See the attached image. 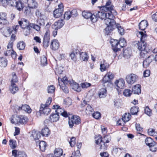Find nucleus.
Masks as SVG:
<instances>
[{
    "instance_id": "nucleus-36",
    "label": "nucleus",
    "mask_w": 157,
    "mask_h": 157,
    "mask_svg": "<svg viewBox=\"0 0 157 157\" xmlns=\"http://www.w3.org/2000/svg\"><path fill=\"white\" fill-rule=\"evenodd\" d=\"M148 147L150 151L152 152H155L157 150V143L154 142Z\"/></svg>"
},
{
    "instance_id": "nucleus-7",
    "label": "nucleus",
    "mask_w": 157,
    "mask_h": 157,
    "mask_svg": "<svg viewBox=\"0 0 157 157\" xmlns=\"http://www.w3.org/2000/svg\"><path fill=\"white\" fill-rule=\"evenodd\" d=\"M18 24L19 25L22 29H24V31H26L27 33L26 35L29 34L30 32L29 30V26L28 21L25 18L21 19V20L18 21Z\"/></svg>"
},
{
    "instance_id": "nucleus-54",
    "label": "nucleus",
    "mask_w": 157,
    "mask_h": 157,
    "mask_svg": "<svg viewBox=\"0 0 157 157\" xmlns=\"http://www.w3.org/2000/svg\"><path fill=\"white\" fill-rule=\"evenodd\" d=\"M148 134L151 136H155L157 134V133L155 132V130L152 128H149L148 130Z\"/></svg>"
},
{
    "instance_id": "nucleus-28",
    "label": "nucleus",
    "mask_w": 157,
    "mask_h": 157,
    "mask_svg": "<svg viewBox=\"0 0 157 157\" xmlns=\"http://www.w3.org/2000/svg\"><path fill=\"white\" fill-rule=\"evenodd\" d=\"M27 3L28 6L31 8H35L37 6V3L35 0H28Z\"/></svg>"
},
{
    "instance_id": "nucleus-3",
    "label": "nucleus",
    "mask_w": 157,
    "mask_h": 157,
    "mask_svg": "<svg viewBox=\"0 0 157 157\" xmlns=\"http://www.w3.org/2000/svg\"><path fill=\"white\" fill-rule=\"evenodd\" d=\"M10 120L12 124L20 125L25 124L28 121V118L24 115L17 116L14 119L12 117L10 118Z\"/></svg>"
},
{
    "instance_id": "nucleus-41",
    "label": "nucleus",
    "mask_w": 157,
    "mask_h": 157,
    "mask_svg": "<svg viewBox=\"0 0 157 157\" xmlns=\"http://www.w3.org/2000/svg\"><path fill=\"white\" fill-rule=\"evenodd\" d=\"M24 2V1H20L19 2H17V3L15 4V6L16 8L17 9V10L19 11H21L23 8V5L22 3V2Z\"/></svg>"
},
{
    "instance_id": "nucleus-34",
    "label": "nucleus",
    "mask_w": 157,
    "mask_h": 157,
    "mask_svg": "<svg viewBox=\"0 0 157 157\" xmlns=\"http://www.w3.org/2000/svg\"><path fill=\"white\" fill-rule=\"evenodd\" d=\"M107 90L106 88H102L99 90L98 94L100 98H103L106 96Z\"/></svg>"
},
{
    "instance_id": "nucleus-20",
    "label": "nucleus",
    "mask_w": 157,
    "mask_h": 157,
    "mask_svg": "<svg viewBox=\"0 0 157 157\" xmlns=\"http://www.w3.org/2000/svg\"><path fill=\"white\" fill-rule=\"evenodd\" d=\"M14 28H11L10 27H7L4 29L3 35L6 37H8L10 36V33L13 32Z\"/></svg>"
},
{
    "instance_id": "nucleus-18",
    "label": "nucleus",
    "mask_w": 157,
    "mask_h": 157,
    "mask_svg": "<svg viewBox=\"0 0 157 157\" xmlns=\"http://www.w3.org/2000/svg\"><path fill=\"white\" fill-rule=\"evenodd\" d=\"M59 46V43L57 40H52L50 44L51 48L53 50H56L58 49Z\"/></svg>"
},
{
    "instance_id": "nucleus-46",
    "label": "nucleus",
    "mask_w": 157,
    "mask_h": 157,
    "mask_svg": "<svg viewBox=\"0 0 157 157\" xmlns=\"http://www.w3.org/2000/svg\"><path fill=\"white\" fill-rule=\"evenodd\" d=\"M138 110L139 108L138 107L136 106L132 107L130 109V113L132 115L136 114L138 112Z\"/></svg>"
},
{
    "instance_id": "nucleus-55",
    "label": "nucleus",
    "mask_w": 157,
    "mask_h": 157,
    "mask_svg": "<svg viewBox=\"0 0 157 157\" xmlns=\"http://www.w3.org/2000/svg\"><path fill=\"white\" fill-rule=\"evenodd\" d=\"M72 17L70 11H67L65 12L64 14V18L65 19L68 20Z\"/></svg>"
},
{
    "instance_id": "nucleus-24",
    "label": "nucleus",
    "mask_w": 157,
    "mask_h": 157,
    "mask_svg": "<svg viewBox=\"0 0 157 157\" xmlns=\"http://www.w3.org/2000/svg\"><path fill=\"white\" fill-rule=\"evenodd\" d=\"M8 64L7 59L4 57L0 58V66L2 67H6Z\"/></svg>"
},
{
    "instance_id": "nucleus-35",
    "label": "nucleus",
    "mask_w": 157,
    "mask_h": 157,
    "mask_svg": "<svg viewBox=\"0 0 157 157\" xmlns=\"http://www.w3.org/2000/svg\"><path fill=\"white\" fill-rule=\"evenodd\" d=\"M80 52L78 49H75V50H74L72 52L70 55V56L71 57L72 59L75 60L76 59V57L77 56L78 54H79Z\"/></svg>"
},
{
    "instance_id": "nucleus-15",
    "label": "nucleus",
    "mask_w": 157,
    "mask_h": 157,
    "mask_svg": "<svg viewBox=\"0 0 157 157\" xmlns=\"http://www.w3.org/2000/svg\"><path fill=\"white\" fill-rule=\"evenodd\" d=\"M111 2L110 1H108L105 6L102 7V10L105 12H110L114 11L113 9V6L112 5H111Z\"/></svg>"
},
{
    "instance_id": "nucleus-47",
    "label": "nucleus",
    "mask_w": 157,
    "mask_h": 157,
    "mask_svg": "<svg viewBox=\"0 0 157 157\" xmlns=\"http://www.w3.org/2000/svg\"><path fill=\"white\" fill-rule=\"evenodd\" d=\"M118 42L120 48L123 47L126 45V41L124 38H120Z\"/></svg>"
},
{
    "instance_id": "nucleus-21",
    "label": "nucleus",
    "mask_w": 157,
    "mask_h": 157,
    "mask_svg": "<svg viewBox=\"0 0 157 157\" xmlns=\"http://www.w3.org/2000/svg\"><path fill=\"white\" fill-rule=\"evenodd\" d=\"M141 86L139 84L135 85L132 88V92L134 94H139L141 93Z\"/></svg>"
},
{
    "instance_id": "nucleus-63",
    "label": "nucleus",
    "mask_w": 157,
    "mask_h": 157,
    "mask_svg": "<svg viewBox=\"0 0 157 157\" xmlns=\"http://www.w3.org/2000/svg\"><path fill=\"white\" fill-rule=\"evenodd\" d=\"M92 116L94 118L98 119L100 117L101 114L99 112H96L92 114Z\"/></svg>"
},
{
    "instance_id": "nucleus-52",
    "label": "nucleus",
    "mask_w": 157,
    "mask_h": 157,
    "mask_svg": "<svg viewBox=\"0 0 157 157\" xmlns=\"http://www.w3.org/2000/svg\"><path fill=\"white\" fill-rule=\"evenodd\" d=\"M136 130L137 133L140 134L143 131V128L141 127L140 125L139 124H136Z\"/></svg>"
},
{
    "instance_id": "nucleus-4",
    "label": "nucleus",
    "mask_w": 157,
    "mask_h": 157,
    "mask_svg": "<svg viewBox=\"0 0 157 157\" xmlns=\"http://www.w3.org/2000/svg\"><path fill=\"white\" fill-rule=\"evenodd\" d=\"M36 24L30 23L29 26L31 28H33L37 31L40 30L41 26H43L45 25V21L44 19L39 18L36 21Z\"/></svg>"
},
{
    "instance_id": "nucleus-31",
    "label": "nucleus",
    "mask_w": 157,
    "mask_h": 157,
    "mask_svg": "<svg viewBox=\"0 0 157 157\" xmlns=\"http://www.w3.org/2000/svg\"><path fill=\"white\" fill-rule=\"evenodd\" d=\"M102 82V83L104 86H106V84L107 83L106 87H108V85L109 86L111 84V81L109 79V78L106 75L103 78Z\"/></svg>"
},
{
    "instance_id": "nucleus-17",
    "label": "nucleus",
    "mask_w": 157,
    "mask_h": 157,
    "mask_svg": "<svg viewBox=\"0 0 157 157\" xmlns=\"http://www.w3.org/2000/svg\"><path fill=\"white\" fill-rule=\"evenodd\" d=\"M64 22L63 20H59L55 22L54 24L52 25V29H59L61 28L64 25Z\"/></svg>"
},
{
    "instance_id": "nucleus-44",
    "label": "nucleus",
    "mask_w": 157,
    "mask_h": 157,
    "mask_svg": "<svg viewBox=\"0 0 157 157\" xmlns=\"http://www.w3.org/2000/svg\"><path fill=\"white\" fill-rule=\"evenodd\" d=\"M115 27H116L118 33L121 35H123L124 29L121 27L119 24H117L115 25Z\"/></svg>"
},
{
    "instance_id": "nucleus-2",
    "label": "nucleus",
    "mask_w": 157,
    "mask_h": 157,
    "mask_svg": "<svg viewBox=\"0 0 157 157\" xmlns=\"http://www.w3.org/2000/svg\"><path fill=\"white\" fill-rule=\"evenodd\" d=\"M61 82L64 84H68L69 83L71 85V88L76 91L79 92L81 90V87L78 83L74 82L73 80H68L67 78L65 76L61 79Z\"/></svg>"
},
{
    "instance_id": "nucleus-53",
    "label": "nucleus",
    "mask_w": 157,
    "mask_h": 157,
    "mask_svg": "<svg viewBox=\"0 0 157 157\" xmlns=\"http://www.w3.org/2000/svg\"><path fill=\"white\" fill-rule=\"evenodd\" d=\"M71 103L72 100L69 98H67L64 100L63 103L68 106L71 105Z\"/></svg>"
},
{
    "instance_id": "nucleus-30",
    "label": "nucleus",
    "mask_w": 157,
    "mask_h": 157,
    "mask_svg": "<svg viewBox=\"0 0 157 157\" xmlns=\"http://www.w3.org/2000/svg\"><path fill=\"white\" fill-rule=\"evenodd\" d=\"M53 109H56L55 111V113L58 114L59 116V115H61L64 110L63 109L60 108V106L57 105H53Z\"/></svg>"
},
{
    "instance_id": "nucleus-56",
    "label": "nucleus",
    "mask_w": 157,
    "mask_h": 157,
    "mask_svg": "<svg viewBox=\"0 0 157 157\" xmlns=\"http://www.w3.org/2000/svg\"><path fill=\"white\" fill-rule=\"evenodd\" d=\"M16 53V52H14L13 50H11V49H8V50L5 52L4 54L5 56H10L12 55V53Z\"/></svg>"
},
{
    "instance_id": "nucleus-16",
    "label": "nucleus",
    "mask_w": 157,
    "mask_h": 157,
    "mask_svg": "<svg viewBox=\"0 0 157 157\" xmlns=\"http://www.w3.org/2000/svg\"><path fill=\"white\" fill-rule=\"evenodd\" d=\"M0 24L3 25H7L9 22L7 20L6 14L5 13H0Z\"/></svg>"
},
{
    "instance_id": "nucleus-9",
    "label": "nucleus",
    "mask_w": 157,
    "mask_h": 157,
    "mask_svg": "<svg viewBox=\"0 0 157 157\" xmlns=\"http://www.w3.org/2000/svg\"><path fill=\"white\" fill-rule=\"evenodd\" d=\"M115 88L119 94L121 92L120 89H124L125 87V82L123 79L121 78L117 80L115 82Z\"/></svg>"
},
{
    "instance_id": "nucleus-23",
    "label": "nucleus",
    "mask_w": 157,
    "mask_h": 157,
    "mask_svg": "<svg viewBox=\"0 0 157 157\" xmlns=\"http://www.w3.org/2000/svg\"><path fill=\"white\" fill-rule=\"evenodd\" d=\"M50 121L52 122H56L59 120V116L58 114L56 113H52L50 116Z\"/></svg>"
},
{
    "instance_id": "nucleus-12",
    "label": "nucleus",
    "mask_w": 157,
    "mask_h": 157,
    "mask_svg": "<svg viewBox=\"0 0 157 157\" xmlns=\"http://www.w3.org/2000/svg\"><path fill=\"white\" fill-rule=\"evenodd\" d=\"M137 77V75L134 74H129L126 77V82L129 84H132L136 81Z\"/></svg>"
},
{
    "instance_id": "nucleus-45",
    "label": "nucleus",
    "mask_w": 157,
    "mask_h": 157,
    "mask_svg": "<svg viewBox=\"0 0 157 157\" xmlns=\"http://www.w3.org/2000/svg\"><path fill=\"white\" fill-rule=\"evenodd\" d=\"M41 133L38 132H33L32 135L35 140H38L41 137Z\"/></svg>"
},
{
    "instance_id": "nucleus-51",
    "label": "nucleus",
    "mask_w": 157,
    "mask_h": 157,
    "mask_svg": "<svg viewBox=\"0 0 157 157\" xmlns=\"http://www.w3.org/2000/svg\"><path fill=\"white\" fill-rule=\"evenodd\" d=\"M12 77L11 81V84H15V83L17 82L18 81L17 76L14 73H12Z\"/></svg>"
},
{
    "instance_id": "nucleus-58",
    "label": "nucleus",
    "mask_w": 157,
    "mask_h": 157,
    "mask_svg": "<svg viewBox=\"0 0 157 157\" xmlns=\"http://www.w3.org/2000/svg\"><path fill=\"white\" fill-rule=\"evenodd\" d=\"M140 56L142 58H147V57L148 52L146 51L143 50V51H141Z\"/></svg>"
},
{
    "instance_id": "nucleus-37",
    "label": "nucleus",
    "mask_w": 157,
    "mask_h": 157,
    "mask_svg": "<svg viewBox=\"0 0 157 157\" xmlns=\"http://www.w3.org/2000/svg\"><path fill=\"white\" fill-rule=\"evenodd\" d=\"M21 111L27 112L28 113H30L31 112V109L29 105H21Z\"/></svg>"
},
{
    "instance_id": "nucleus-19",
    "label": "nucleus",
    "mask_w": 157,
    "mask_h": 157,
    "mask_svg": "<svg viewBox=\"0 0 157 157\" xmlns=\"http://www.w3.org/2000/svg\"><path fill=\"white\" fill-rule=\"evenodd\" d=\"M51 110L48 106H45V105H41L40 108V112L41 114L44 113L48 115L50 112Z\"/></svg>"
},
{
    "instance_id": "nucleus-57",
    "label": "nucleus",
    "mask_w": 157,
    "mask_h": 157,
    "mask_svg": "<svg viewBox=\"0 0 157 157\" xmlns=\"http://www.w3.org/2000/svg\"><path fill=\"white\" fill-rule=\"evenodd\" d=\"M144 112L145 113L150 116L151 115V110L149 108L148 106H147L144 109Z\"/></svg>"
},
{
    "instance_id": "nucleus-14",
    "label": "nucleus",
    "mask_w": 157,
    "mask_h": 157,
    "mask_svg": "<svg viewBox=\"0 0 157 157\" xmlns=\"http://www.w3.org/2000/svg\"><path fill=\"white\" fill-rule=\"evenodd\" d=\"M112 46V49L114 52H116L120 50V46L117 40L112 39L110 42Z\"/></svg>"
},
{
    "instance_id": "nucleus-60",
    "label": "nucleus",
    "mask_w": 157,
    "mask_h": 157,
    "mask_svg": "<svg viewBox=\"0 0 157 157\" xmlns=\"http://www.w3.org/2000/svg\"><path fill=\"white\" fill-rule=\"evenodd\" d=\"M76 139L74 137H72L71 139V140L69 143L71 147L74 146L76 143Z\"/></svg>"
},
{
    "instance_id": "nucleus-8",
    "label": "nucleus",
    "mask_w": 157,
    "mask_h": 157,
    "mask_svg": "<svg viewBox=\"0 0 157 157\" xmlns=\"http://www.w3.org/2000/svg\"><path fill=\"white\" fill-rule=\"evenodd\" d=\"M82 15L83 17L85 18L88 19L90 18V20L94 23L97 21V17L96 16L97 15V13H94L93 14L88 12H86L85 11H83L82 13Z\"/></svg>"
},
{
    "instance_id": "nucleus-1",
    "label": "nucleus",
    "mask_w": 157,
    "mask_h": 157,
    "mask_svg": "<svg viewBox=\"0 0 157 157\" xmlns=\"http://www.w3.org/2000/svg\"><path fill=\"white\" fill-rule=\"evenodd\" d=\"M144 32L146 33L145 31ZM137 35L138 37L140 38V41H138L136 43V46L140 51L144 50L146 47V43L145 41L146 40V34L143 32H139L137 33Z\"/></svg>"
},
{
    "instance_id": "nucleus-59",
    "label": "nucleus",
    "mask_w": 157,
    "mask_h": 157,
    "mask_svg": "<svg viewBox=\"0 0 157 157\" xmlns=\"http://www.w3.org/2000/svg\"><path fill=\"white\" fill-rule=\"evenodd\" d=\"M123 94L125 96H129L131 94V91L130 90L125 89L123 92Z\"/></svg>"
},
{
    "instance_id": "nucleus-42",
    "label": "nucleus",
    "mask_w": 157,
    "mask_h": 157,
    "mask_svg": "<svg viewBox=\"0 0 157 157\" xmlns=\"http://www.w3.org/2000/svg\"><path fill=\"white\" fill-rule=\"evenodd\" d=\"M131 117V115L129 113H125L122 117V120L123 121L126 122L128 121Z\"/></svg>"
},
{
    "instance_id": "nucleus-32",
    "label": "nucleus",
    "mask_w": 157,
    "mask_h": 157,
    "mask_svg": "<svg viewBox=\"0 0 157 157\" xmlns=\"http://www.w3.org/2000/svg\"><path fill=\"white\" fill-rule=\"evenodd\" d=\"M50 132L49 128L47 127H45L42 129L41 134L43 136L47 137L49 135Z\"/></svg>"
},
{
    "instance_id": "nucleus-33",
    "label": "nucleus",
    "mask_w": 157,
    "mask_h": 157,
    "mask_svg": "<svg viewBox=\"0 0 157 157\" xmlns=\"http://www.w3.org/2000/svg\"><path fill=\"white\" fill-rule=\"evenodd\" d=\"M79 55H80V58L81 60H82L84 61H87L88 60L89 56L86 52H80Z\"/></svg>"
},
{
    "instance_id": "nucleus-61",
    "label": "nucleus",
    "mask_w": 157,
    "mask_h": 157,
    "mask_svg": "<svg viewBox=\"0 0 157 157\" xmlns=\"http://www.w3.org/2000/svg\"><path fill=\"white\" fill-rule=\"evenodd\" d=\"M10 145L12 149H14L16 147V141L12 140H10L9 141Z\"/></svg>"
},
{
    "instance_id": "nucleus-6",
    "label": "nucleus",
    "mask_w": 157,
    "mask_h": 157,
    "mask_svg": "<svg viewBox=\"0 0 157 157\" xmlns=\"http://www.w3.org/2000/svg\"><path fill=\"white\" fill-rule=\"evenodd\" d=\"M113 12H110L108 13V16L104 19V21L107 26H113L116 25V22L114 20V16L112 14Z\"/></svg>"
},
{
    "instance_id": "nucleus-39",
    "label": "nucleus",
    "mask_w": 157,
    "mask_h": 157,
    "mask_svg": "<svg viewBox=\"0 0 157 157\" xmlns=\"http://www.w3.org/2000/svg\"><path fill=\"white\" fill-rule=\"evenodd\" d=\"M25 44L23 41L19 42L17 44V48L19 50H24L25 48Z\"/></svg>"
},
{
    "instance_id": "nucleus-10",
    "label": "nucleus",
    "mask_w": 157,
    "mask_h": 157,
    "mask_svg": "<svg viewBox=\"0 0 157 157\" xmlns=\"http://www.w3.org/2000/svg\"><path fill=\"white\" fill-rule=\"evenodd\" d=\"M80 118L78 116H73L70 118H69L68 124L70 128H72L74 124H78L80 123Z\"/></svg>"
},
{
    "instance_id": "nucleus-13",
    "label": "nucleus",
    "mask_w": 157,
    "mask_h": 157,
    "mask_svg": "<svg viewBox=\"0 0 157 157\" xmlns=\"http://www.w3.org/2000/svg\"><path fill=\"white\" fill-rule=\"evenodd\" d=\"M50 39V33L48 30H47L45 33L43 42V45L45 48H47Z\"/></svg>"
},
{
    "instance_id": "nucleus-40",
    "label": "nucleus",
    "mask_w": 157,
    "mask_h": 157,
    "mask_svg": "<svg viewBox=\"0 0 157 157\" xmlns=\"http://www.w3.org/2000/svg\"><path fill=\"white\" fill-rule=\"evenodd\" d=\"M62 149L60 148H56L54 151V155L56 157L60 156L63 154Z\"/></svg>"
},
{
    "instance_id": "nucleus-25",
    "label": "nucleus",
    "mask_w": 157,
    "mask_h": 157,
    "mask_svg": "<svg viewBox=\"0 0 157 157\" xmlns=\"http://www.w3.org/2000/svg\"><path fill=\"white\" fill-rule=\"evenodd\" d=\"M36 144H38L39 145V147L40 150L42 151H45L46 147V144L44 141H41L38 142V141L37 142V141H36Z\"/></svg>"
},
{
    "instance_id": "nucleus-50",
    "label": "nucleus",
    "mask_w": 157,
    "mask_h": 157,
    "mask_svg": "<svg viewBox=\"0 0 157 157\" xmlns=\"http://www.w3.org/2000/svg\"><path fill=\"white\" fill-rule=\"evenodd\" d=\"M17 3L16 0H7V2L6 6L8 5L10 6H14Z\"/></svg>"
},
{
    "instance_id": "nucleus-62",
    "label": "nucleus",
    "mask_w": 157,
    "mask_h": 157,
    "mask_svg": "<svg viewBox=\"0 0 157 157\" xmlns=\"http://www.w3.org/2000/svg\"><path fill=\"white\" fill-rule=\"evenodd\" d=\"M93 111V109L91 105H88L86 109V113L88 114H90Z\"/></svg>"
},
{
    "instance_id": "nucleus-48",
    "label": "nucleus",
    "mask_w": 157,
    "mask_h": 157,
    "mask_svg": "<svg viewBox=\"0 0 157 157\" xmlns=\"http://www.w3.org/2000/svg\"><path fill=\"white\" fill-rule=\"evenodd\" d=\"M41 64L43 66H45L47 64V61L46 57L43 56L41 57Z\"/></svg>"
},
{
    "instance_id": "nucleus-49",
    "label": "nucleus",
    "mask_w": 157,
    "mask_h": 157,
    "mask_svg": "<svg viewBox=\"0 0 157 157\" xmlns=\"http://www.w3.org/2000/svg\"><path fill=\"white\" fill-rule=\"evenodd\" d=\"M47 90L48 93H53L55 91V87L53 85L48 86Z\"/></svg>"
},
{
    "instance_id": "nucleus-43",
    "label": "nucleus",
    "mask_w": 157,
    "mask_h": 157,
    "mask_svg": "<svg viewBox=\"0 0 157 157\" xmlns=\"http://www.w3.org/2000/svg\"><path fill=\"white\" fill-rule=\"evenodd\" d=\"M145 142L146 145L149 146L155 141H153V140L151 137H148L145 139Z\"/></svg>"
},
{
    "instance_id": "nucleus-27",
    "label": "nucleus",
    "mask_w": 157,
    "mask_h": 157,
    "mask_svg": "<svg viewBox=\"0 0 157 157\" xmlns=\"http://www.w3.org/2000/svg\"><path fill=\"white\" fill-rule=\"evenodd\" d=\"M61 78H60V76L58 77V80L59 82V85L60 87V88L62 89V90H63L64 92L66 94L68 93L69 92V90L67 87L65 85L66 84L63 83L64 84L63 86H62L60 85L61 83L60 82V81H61Z\"/></svg>"
},
{
    "instance_id": "nucleus-22",
    "label": "nucleus",
    "mask_w": 157,
    "mask_h": 157,
    "mask_svg": "<svg viewBox=\"0 0 157 157\" xmlns=\"http://www.w3.org/2000/svg\"><path fill=\"white\" fill-rule=\"evenodd\" d=\"M96 16L97 17V20L98 18H100L101 19H105L108 16V15H107V13L104 12L103 11L101 10L98 12Z\"/></svg>"
},
{
    "instance_id": "nucleus-29",
    "label": "nucleus",
    "mask_w": 157,
    "mask_h": 157,
    "mask_svg": "<svg viewBox=\"0 0 157 157\" xmlns=\"http://www.w3.org/2000/svg\"><path fill=\"white\" fill-rule=\"evenodd\" d=\"M18 90V88L15 84H11L10 87V90L13 94H15Z\"/></svg>"
},
{
    "instance_id": "nucleus-11",
    "label": "nucleus",
    "mask_w": 157,
    "mask_h": 157,
    "mask_svg": "<svg viewBox=\"0 0 157 157\" xmlns=\"http://www.w3.org/2000/svg\"><path fill=\"white\" fill-rule=\"evenodd\" d=\"M58 8L56 9L53 11V15L55 17L57 18L60 17L63 11V4L59 5Z\"/></svg>"
},
{
    "instance_id": "nucleus-38",
    "label": "nucleus",
    "mask_w": 157,
    "mask_h": 157,
    "mask_svg": "<svg viewBox=\"0 0 157 157\" xmlns=\"http://www.w3.org/2000/svg\"><path fill=\"white\" fill-rule=\"evenodd\" d=\"M113 26H107L105 29V33L106 35H109L114 29Z\"/></svg>"
},
{
    "instance_id": "nucleus-64",
    "label": "nucleus",
    "mask_w": 157,
    "mask_h": 157,
    "mask_svg": "<svg viewBox=\"0 0 157 157\" xmlns=\"http://www.w3.org/2000/svg\"><path fill=\"white\" fill-rule=\"evenodd\" d=\"M17 157H27V156L24 152L20 151L18 152Z\"/></svg>"
},
{
    "instance_id": "nucleus-5",
    "label": "nucleus",
    "mask_w": 157,
    "mask_h": 157,
    "mask_svg": "<svg viewBox=\"0 0 157 157\" xmlns=\"http://www.w3.org/2000/svg\"><path fill=\"white\" fill-rule=\"evenodd\" d=\"M111 140V137L109 136H106L102 138V137L100 135L98 136V139L96 140V143L97 144H100V149L102 148V144H101V143H103L104 145H105V143H109Z\"/></svg>"
},
{
    "instance_id": "nucleus-26",
    "label": "nucleus",
    "mask_w": 157,
    "mask_h": 157,
    "mask_svg": "<svg viewBox=\"0 0 157 157\" xmlns=\"http://www.w3.org/2000/svg\"><path fill=\"white\" fill-rule=\"evenodd\" d=\"M147 25L148 23L147 21H142L139 24V28L141 30H144L146 29Z\"/></svg>"
}]
</instances>
